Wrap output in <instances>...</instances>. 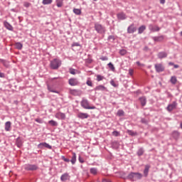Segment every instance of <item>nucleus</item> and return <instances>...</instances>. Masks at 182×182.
<instances>
[{
	"instance_id": "1",
	"label": "nucleus",
	"mask_w": 182,
	"mask_h": 182,
	"mask_svg": "<svg viewBox=\"0 0 182 182\" xmlns=\"http://www.w3.org/2000/svg\"><path fill=\"white\" fill-rule=\"evenodd\" d=\"M143 178V174L139 173V172H131L128 174L127 178V180H130V181H137V180H141Z\"/></svg>"
},
{
	"instance_id": "2",
	"label": "nucleus",
	"mask_w": 182,
	"mask_h": 182,
	"mask_svg": "<svg viewBox=\"0 0 182 182\" xmlns=\"http://www.w3.org/2000/svg\"><path fill=\"white\" fill-rule=\"evenodd\" d=\"M60 66H62V60L58 58H54L50 62V68L53 69V70H57Z\"/></svg>"
},
{
	"instance_id": "3",
	"label": "nucleus",
	"mask_w": 182,
	"mask_h": 182,
	"mask_svg": "<svg viewBox=\"0 0 182 182\" xmlns=\"http://www.w3.org/2000/svg\"><path fill=\"white\" fill-rule=\"evenodd\" d=\"M94 28H95V30L96 31V32L100 33V35H103V34L106 33V27H105L104 26H102V24H100L99 23H95Z\"/></svg>"
},
{
	"instance_id": "4",
	"label": "nucleus",
	"mask_w": 182,
	"mask_h": 182,
	"mask_svg": "<svg viewBox=\"0 0 182 182\" xmlns=\"http://www.w3.org/2000/svg\"><path fill=\"white\" fill-rule=\"evenodd\" d=\"M80 105L83 109H87L88 110H95V109H96L95 106H90L89 105V100L87 99H82L80 102Z\"/></svg>"
},
{
	"instance_id": "5",
	"label": "nucleus",
	"mask_w": 182,
	"mask_h": 182,
	"mask_svg": "<svg viewBox=\"0 0 182 182\" xmlns=\"http://www.w3.org/2000/svg\"><path fill=\"white\" fill-rule=\"evenodd\" d=\"M39 167L36 164H26L24 166V170H26V171H35Z\"/></svg>"
},
{
	"instance_id": "6",
	"label": "nucleus",
	"mask_w": 182,
	"mask_h": 182,
	"mask_svg": "<svg viewBox=\"0 0 182 182\" xmlns=\"http://www.w3.org/2000/svg\"><path fill=\"white\" fill-rule=\"evenodd\" d=\"M177 107V102L173 101V103L169 104L168 105V107H166V110H168V112H173V110H174V109H176Z\"/></svg>"
},
{
	"instance_id": "7",
	"label": "nucleus",
	"mask_w": 182,
	"mask_h": 182,
	"mask_svg": "<svg viewBox=\"0 0 182 182\" xmlns=\"http://www.w3.org/2000/svg\"><path fill=\"white\" fill-rule=\"evenodd\" d=\"M155 70L158 73H161V72H164V66L161 63L155 64Z\"/></svg>"
},
{
	"instance_id": "8",
	"label": "nucleus",
	"mask_w": 182,
	"mask_h": 182,
	"mask_svg": "<svg viewBox=\"0 0 182 182\" xmlns=\"http://www.w3.org/2000/svg\"><path fill=\"white\" fill-rule=\"evenodd\" d=\"M117 18L119 21H124L127 18V16H126L124 12H120L117 14Z\"/></svg>"
},
{
	"instance_id": "9",
	"label": "nucleus",
	"mask_w": 182,
	"mask_h": 182,
	"mask_svg": "<svg viewBox=\"0 0 182 182\" xmlns=\"http://www.w3.org/2000/svg\"><path fill=\"white\" fill-rule=\"evenodd\" d=\"M181 133L178 131H173L171 134V136L176 141H178L180 139Z\"/></svg>"
},
{
	"instance_id": "10",
	"label": "nucleus",
	"mask_w": 182,
	"mask_h": 182,
	"mask_svg": "<svg viewBox=\"0 0 182 182\" xmlns=\"http://www.w3.org/2000/svg\"><path fill=\"white\" fill-rule=\"evenodd\" d=\"M137 31V28L134 26V23H132L128 28H127V33H134Z\"/></svg>"
},
{
	"instance_id": "11",
	"label": "nucleus",
	"mask_w": 182,
	"mask_h": 182,
	"mask_svg": "<svg viewBox=\"0 0 182 182\" xmlns=\"http://www.w3.org/2000/svg\"><path fill=\"white\" fill-rule=\"evenodd\" d=\"M38 149H43V147H46V149H49L50 150L52 149V146L49 145V144L46 142H42L40 143L38 145Z\"/></svg>"
},
{
	"instance_id": "12",
	"label": "nucleus",
	"mask_w": 182,
	"mask_h": 182,
	"mask_svg": "<svg viewBox=\"0 0 182 182\" xmlns=\"http://www.w3.org/2000/svg\"><path fill=\"white\" fill-rule=\"evenodd\" d=\"M68 83L70 86H77L79 85V81L76 78H70L68 80Z\"/></svg>"
},
{
	"instance_id": "13",
	"label": "nucleus",
	"mask_w": 182,
	"mask_h": 182,
	"mask_svg": "<svg viewBox=\"0 0 182 182\" xmlns=\"http://www.w3.org/2000/svg\"><path fill=\"white\" fill-rule=\"evenodd\" d=\"M149 29L151 32H159V31H160V28L159 26H154L153 24L149 25Z\"/></svg>"
},
{
	"instance_id": "14",
	"label": "nucleus",
	"mask_w": 182,
	"mask_h": 182,
	"mask_svg": "<svg viewBox=\"0 0 182 182\" xmlns=\"http://www.w3.org/2000/svg\"><path fill=\"white\" fill-rule=\"evenodd\" d=\"M68 180H70V176L69 173H65L60 176V181L64 182V181H68Z\"/></svg>"
},
{
	"instance_id": "15",
	"label": "nucleus",
	"mask_w": 182,
	"mask_h": 182,
	"mask_svg": "<svg viewBox=\"0 0 182 182\" xmlns=\"http://www.w3.org/2000/svg\"><path fill=\"white\" fill-rule=\"evenodd\" d=\"M94 90L95 91H101V92H106V90H107V88L106 87H105V85H98L97 86Z\"/></svg>"
},
{
	"instance_id": "16",
	"label": "nucleus",
	"mask_w": 182,
	"mask_h": 182,
	"mask_svg": "<svg viewBox=\"0 0 182 182\" xmlns=\"http://www.w3.org/2000/svg\"><path fill=\"white\" fill-rule=\"evenodd\" d=\"M23 144V141H22V139H21V136H18L16 139V145L17 146V147H18V149H21V147H22Z\"/></svg>"
},
{
	"instance_id": "17",
	"label": "nucleus",
	"mask_w": 182,
	"mask_h": 182,
	"mask_svg": "<svg viewBox=\"0 0 182 182\" xmlns=\"http://www.w3.org/2000/svg\"><path fill=\"white\" fill-rule=\"evenodd\" d=\"M139 100L141 103V106H142V107H144V106H146V104L147 103V100L146 97H140L139 98Z\"/></svg>"
},
{
	"instance_id": "18",
	"label": "nucleus",
	"mask_w": 182,
	"mask_h": 182,
	"mask_svg": "<svg viewBox=\"0 0 182 182\" xmlns=\"http://www.w3.org/2000/svg\"><path fill=\"white\" fill-rule=\"evenodd\" d=\"M152 39L154 42H163L164 41V36H154L152 37Z\"/></svg>"
},
{
	"instance_id": "19",
	"label": "nucleus",
	"mask_w": 182,
	"mask_h": 182,
	"mask_svg": "<svg viewBox=\"0 0 182 182\" xmlns=\"http://www.w3.org/2000/svg\"><path fill=\"white\" fill-rule=\"evenodd\" d=\"M55 117H57L58 119H60L61 120H65L66 119V114L63 112H58L55 114Z\"/></svg>"
},
{
	"instance_id": "20",
	"label": "nucleus",
	"mask_w": 182,
	"mask_h": 182,
	"mask_svg": "<svg viewBox=\"0 0 182 182\" xmlns=\"http://www.w3.org/2000/svg\"><path fill=\"white\" fill-rule=\"evenodd\" d=\"M77 117L83 120L84 119H87V117H89V115L87 114V113L79 112L77 114Z\"/></svg>"
},
{
	"instance_id": "21",
	"label": "nucleus",
	"mask_w": 182,
	"mask_h": 182,
	"mask_svg": "<svg viewBox=\"0 0 182 182\" xmlns=\"http://www.w3.org/2000/svg\"><path fill=\"white\" fill-rule=\"evenodd\" d=\"M4 25L6 29H8V31H14V27L8 21H4Z\"/></svg>"
},
{
	"instance_id": "22",
	"label": "nucleus",
	"mask_w": 182,
	"mask_h": 182,
	"mask_svg": "<svg viewBox=\"0 0 182 182\" xmlns=\"http://www.w3.org/2000/svg\"><path fill=\"white\" fill-rule=\"evenodd\" d=\"M127 133L129 136H132V137H134V136L139 135V134H138L136 132H134L133 130H130V129H128V130L127 131Z\"/></svg>"
},
{
	"instance_id": "23",
	"label": "nucleus",
	"mask_w": 182,
	"mask_h": 182,
	"mask_svg": "<svg viewBox=\"0 0 182 182\" xmlns=\"http://www.w3.org/2000/svg\"><path fill=\"white\" fill-rule=\"evenodd\" d=\"M11 124H12L10 121H8L5 123V130H6V132H11Z\"/></svg>"
},
{
	"instance_id": "24",
	"label": "nucleus",
	"mask_w": 182,
	"mask_h": 182,
	"mask_svg": "<svg viewBox=\"0 0 182 182\" xmlns=\"http://www.w3.org/2000/svg\"><path fill=\"white\" fill-rule=\"evenodd\" d=\"M111 146H112V149L117 150V149H119V144L117 141H114L112 142Z\"/></svg>"
},
{
	"instance_id": "25",
	"label": "nucleus",
	"mask_w": 182,
	"mask_h": 182,
	"mask_svg": "<svg viewBox=\"0 0 182 182\" xmlns=\"http://www.w3.org/2000/svg\"><path fill=\"white\" fill-rule=\"evenodd\" d=\"M149 170H150V166L146 165L145 168L144 170V177H147L149 176Z\"/></svg>"
},
{
	"instance_id": "26",
	"label": "nucleus",
	"mask_w": 182,
	"mask_h": 182,
	"mask_svg": "<svg viewBox=\"0 0 182 182\" xmlns=\"http://www.w3.org/2000/svg\"><path fill=\"white\" fill-rule=\"evenodd\" d=\"M167 56V53L166 52H160L158 53L159 59H164Z\"/></svg>"
},
{
	"instance_id": "27",
	"label": "nucleus",
	"mask_w": 182,
	"mask_h": 182,
	"mask_svg": "<svg viewBox=\"0 0 182 182\" xmlns=\"http://www.w3.org/2000/svg\"><path fill=\"white\" fill-rule=\"evenodd\" d=\"M146 30V26L145 25H142L139 28H138V33L139 35H141V33H143V32H144Z\"/></svg>"
},
{
	"instance_id": "28",
	"label": "nucleus",
	"mask_w": 182,
	"mask_h": 182,
	"mask_svg": "<svg viewBox=\"0 0 182 182\" xmlns=\"http://www.w3.org/2000/svg\"><path fill=\"white\" fill-rule=\"evenodd\" d=\"M48 124H50V126H52L53 127H58V122L53 119L48 121Z\"/></svg>"
},
{
	"instance_id": "29",
	"label": "nucleus",
	"mask_w": 182,
	"mask_h": 182,
	"mask_svg": "<svg viewBox=\"0 0 182 182\" xmlns=\"http://www.w3.org/2000/svg\"><path fill=\"white\" fill-rule=\"evenodd\" d=\"M47 87H48V90L51 92V93H58V94H59V91H57L56 90L53 89V87H51L50 85H48Z\"/></svg>"
},
{
	"instance_id": "30",
	"label": "nucleus",
	"mask_w": 182,
	"mask_h": 182,
	"mask_svg": "<svg viewBox=\"0 0 182 182\" xmlns=\"http://www.w3.org/2000/svg\"><path fill=\"white\" fill-rule=\"evenodd\" d=\"M137 156H139V157H141V156H143V154H144V149H143V147L139 148L138 151L136 152Z\"/></svg>"
},
{
	"instance_id": "31",
	"label": "nucleus",
	"mask_w": 182,
	"mask_h": 182,
	"mask_svg": "<svg viewBox=\"0 0 182 182\" xmlns=\"http://www.w3.org/2000/svg\"><path fill=\"white\" fill-rule=\"evenodd\" d=\"M16 49H18V50H21L22 48H23V45L21 42H17L15 43Z\"/></svg>"
},
{
	"instance_id": "32",
	"label": "nucleus",
	"mask_w": 182,
	"mask_h": 182,
	"mask_svg": "<svg viewBox=\"0 0 182 182\" xmlns=\"http://www.w3.org/2000/svg\"><path fill=\"white\" fill-rule=\"evenodd\" d=\"M107 41L108 42H111L112 43H113V42H114V41H116V36L111 35L109 36L107 38Z\"/></svg>"
},
{
	"instance_id": "33",
	"label": "nucleus",
	"mask_w": 182,
	"mask_h": 182,
	"mask_svg": "<svg viewBox=\"0 0 182 182\" xmlns=\"http://www.w3.org/2000/svg\"><path fill=\"white\" fill-rule=\"evenodd\" d=\"M55 2L58 8H62L63 6V0H56Z\"/></svg>"
},
{
	"instance_id": "34",
	"label": "nucleus",
	"mask_w": 182,
	"mask_h": 182,
	"mask_svg": "<svg viewBox=\"0 0 182 182\" xmlns=\"http://www.w3.org/2000/svg\"><path fill=\"white\" fill-rule=\"evenodd\" d=\"M70 162L72 163V164H76V153H73V156L71 158Z\"/></svg>"
},
{
	"instance_id": "35",
	"label": "nucleus",
	"mask_w": 182,
	"mask_h": 182,
	"mask_svg": "<svg viewBox=\"0 0 182 182\" xmlns=\"http://www.w3.org/2000/svg\"><path fill=\"white\" fill-rule=\"evenodd\" d=\"M90 172L91 174L96 176V174H97V168H91Z\"/></svg>"
},
{
	"instance_id": "36",
	"label": "nucleus",
	"mask_w": 182,
	"mask_h": 182,
	"mask_svg": "<svg viewBox=\"0 0 182 182\" xmlns=\"http://www.w3.org/2000/svg\"><path fill=\"white\" fill-rule=\"evenodd\" d=\"M171 83L172 85H176L177 83V77L176 76H172L170 80Z\"/></svg>"
},
{
	"instance_id": "37",
	"label": "nucleus",
	"mask_w": 182,
	"mask_h": 182,
	"mask_svg": "<svg viewBox=\"0 0 182 182\" xmlns=\"http://www.w3.org/2000/svg\"><path fill=\"white\" fill-rule=\"evenodd\" d=\"M108 68H109V69L112 71V72H115L116 68H114V65H113V63H109L107 64Z\"/></svg>"
},
{
	"instance_id": "38",
	"label": "nucleus",
	"mask_w": 182,
	"mask_h": 182,
	"mask_svg": "<svg viewBox=\"0 0 182 182\" xmlns=\"http://www.w3.org/2000/svg\"><path fill=\"white\" fill-rule=\"evenodd\" d=\"M117 115H118L119 117L124 116V111H123V109H119L117 112Z\"/></svg>"
},
{
	"instance_id": "39",
	"label": "nucleus",
	"mask_w": 182,
	"mask_h": 182,
	"mask_svg": "<svg viewBox=\"0 0 182 182\" xmlns=\"http://www.w3.org/2000/svg\"><path fill=\"white\" fill-rule=\"evenodd\" d=\"M53 2V0H43L42 4L43 5H50Z\"/></svg>"
},
{
	"instance_id": "40",
	"label": "nucleus",
	"mask_w": 182,
	"mask_h": 182,
	"mask_svg": "<svg viewBox=\"0 0 182 182\" xmlns=\"http://www.w3.org/2000/svg\"><path fill=\"white\" fill-rule=\"evenodd\" d=\"M73 12L75 14V15H81L82 14V11L79 9H74Z\"/></svg>"
},
{
	"instance_id": "41",
	"label": "nucleus",
	"mask_w": 182,
	"mask_h": 182,
	"mask_svg": "<svg viewBox=\"0 0 182 182\" xmlns=\"http://www.w3.org/2000/svg\"><path fill=\"white\" fill-rule=\"evenodd\" d=\"M70 93H71V95L73 96H77V93H79V91L77 90H70Z\"/></svg>"
},
{
	"instance_id": "42",
	"label": "nucleus",
	"mask_w": 182,
	"mask_h": 182,
	"mask_svg": "<svg viewBox=\"0 0 182 182\" xmlns=\"http://www.w3.org/2000/svg\"><path fill=\"white\" fill-rule=\"evenodd\" d=\"M110 85L113 86V87H119V84L116 83L113 80L110 81Z\"/></svg>"
},
{
	"instance_id": "43",
	"label": "nucleus",
	"mask_w": 182,
	"mask_h": 182,
	"mask_svg": "<svg viewBox=\"0 0 182 182\" xmlns=\"http://www.w3.org/2000/svg\"><path fill=\"white\" fill-rule=\"evenodd\" d=\"M127 53V51L125 49H122L119 50V54L122 56H124V55H126Z\"/></svg>"
},
{
	"instance_id": "44",
	"label": "nucleus",
	"mask_w": 182,
	"mask_h": 182,
	"mask_svg": "<svg viewBox=\"0 0 182 182\" xmlns=\"http://www.w3.org/2000/svg\"><path fill=\"white\" fill-rule=\"evenodd\" d=\"M69 73L71 75H76V70L75 68H70Z\"/></svg>"
},
{
	"instance_id": "45",
	"label": "nucleus",
	"mask_w": 182,
	"mask_h": 182,
	"mask_svg": "<svg viewBox=\"0 0 182 182\" xmlns=\"http://www.w3.org/2000/svg\"><path fill=\"white\" fill-rule=\"evenodd\" d=\"M104 79H105L104 76H102L100 75H97V82H100L101 80H102Z\"/></svg>"
},
{
	"instance_id": "46",
	"label": "nucleus",
	"mask_w": 182,
	"mask_h": 182,
	"mask_svg": "<svg viewBox=\"0 0 182 182\" xmlns=\"http://www.w3.org/2000/svg\"><path fill=\"white\" fill-rule=\"evenodd\" d=\"M141 123H142L143 124H149V121H147L146 118H141Z\"/></svg>"
},
{
	"instance_id": "47",
	"label": "nucleus",
	"mask_w": 182,
	"mask_h": 182,
	"mask_svg": "<svg viewBox=\"0 0 182 182\" xmlns=\"http://www.w3.org/2000/svg\"><path fill=\"white\" fill-rule=\"evenodd\" d=\"M61 159L63 160V161H65V163H69L70 161V159L65 157V156H62Z\"/></svg>"
},
{
	"instance_id": "48",
	"label": "nucleus",
	"mask_w": 182,
	"mask_h": 182,
	"mask_svg": "<svg viewBox=\"0 0 182 182\" xmlns=\"http://www.w3.org/2000/svg\"><path fill=\"white\" fill-rule=\"evenodd\" d=\"M78 161H80V163H81V164H83V163H85V159L83 158H82V156L80 155H79Z\"/></svg>"
},
{
	"instance_id": "49",
	"label": "nucleus",
	"mask_w": 182,
	"mask_h": 182,
	"mask_svg": "<svg viewBox=\"0 0 182 182\" xmlns=\"http://www.w3.org/2000/svg\"><path fill=\"white\" fill-rule=\"evenodd\" d=\"M35 122H36L37 123H39L40 124H42V123H43V121L41 118L36 119Z\"/></svg>"
},
{
	"instance_id": "50",
	"label": "nucleus",
	"mask_w": 182,
	"mask_h": 182,
	"mask_svg": "<svg viewBox=\"0 0 182 182\" xmlns=\"http://www.w3.org/2000/svg\"><path fill=\"white\" fill-rule=\"evenodd\" d=\"M112 134H113V136H115V137H118V136L120 135V133H119V132H117V131H114V132H112Z\"/></svg>"
},
{
	"instance_id": "51",
	"label": "nucleus",
	"mask_w": 182,
	"mask_h": 182,
	"mask_svg": "<svg viewBox=\"0 0 182 182\" xmlns=\"http://www.w3.org/2000/svg\"><path fill=\"white\" fill-rule=\"evenodd\" d=\"M85 62H86L87 63H88L89 65H90V63H92V62H93V60H92V58H87V59L85 60Z\"/></svg>"
},
{
	"instance_id": "52",
	"label": "nucleus",
	"mask_w": 182,
	"mask_h": 182,
	"mask_svg": "<svg viewBox=\"0 0 182 182\" xmlns=\"http://www.w3.org/2000/svg\"><path fill=\"white\" fill-rule=\"evenodd\" d=\"M86 85H87V86H90V87L93 86V83L92 82L91 80H87Z\"/></svg>"
},
{
	"instance_id": "53",
	"label": "nucleus",
	"mask_w": 182,
	"mask_h": 182,
	"mask_svg": "<svg viewBox=\"0 0 182 182\" xmlns=\"http://www.w3.org/2000/svg\"><path fill=\"white\" fill-rule=\"evenodd\" d=\"M23 6H25V8H29L31 6V3L24 2Z\"/></svg>"
},
{
	"instance_id": "54",
	"label": "nucleus",
	"mask_w": 182,
	"mask_h": 182,
	"mask_svg": "<svg viewBox=\"0 0 182 182\" xmlns=\"http://www.w3.org/2000/svg\"><path fill=\"white\" fill-rule=\"evenodd\" d=\"M100 60H109V58H107V56H102L100 58Z\"/></svg>"
},
{
	"instance_id": "55",
	"label": "nucleus",
	"mask_w": 182,
	"mask_h": 182,
	"mask_svg": "<svg viewBox=\"0 0 182 182\" xmlns=\"http://www.w3.org/2000/svg\"><path fill=\"white\" fill-rule=\"evenodd\" d=\"M134 72V70H133V69H129V75H130V76H133Z\"/></svg>"
},
{
	"instance_id": "56",
	"label": "nucleus",
	"mask_w": 182,
	"mask_h": 182,
	"mask_svg": "<svg viewBox=\"0 0 182 182\" xmlns=\"http://www.w3.org/2000/svg\"><path fill=\"white\" fill-rule=\"evenodd\" d=\"M72 46H73V47H75V46H80V43H73L72 44Z\"/></svg>"
},
{
	"instance_id": "57",
	"label": "nucleus",
	"mask_w": 182,
	"mask_h": 182,
	"mask_svg": "<svg viewBox=\"0 0 182 182\" xmlns=\"http://www.w3.org/2000/svg\"><path fill=\"white\" fill-rule=\"evenodd\" d=\"M0 77L5 78V73L0 72Z\"/></svg>"
},
{
	"instance_id": "58",
	"label": "nucleus",
	"mask_w": 182,
	"mask_h": 182,
	"mask_svg": "<svg viewBox=\"0 0 182 182\" xmlns=\"http://www.w3.org/2000/svg\"><path fill=\"white\" fill-rule=\"evenodd\" d=\"M160 1V4H161L162 5H164V4H166V0H159Z\"/></svg>"
},
{
	"instance_id": "59",
	"label": "nucleus",
	"mask_w": 182,
	"mask_h": 182,
	"mask_svg": "<svg viewBox=\"0 0 182 182\" xmlns=\"http://www.w3.org/2000/svg\"><path fill=\"white\" fill-rule=\"evenodd\" d=\"M102 182H112L111 181H109L107 179H102Z\"/></svg>"
},
{
	"instance_id": "60",
	"label": "nucleus",
	"mask_w": 182,
	"mask_h": 182,
	"mask_svg": "<svg viewBox=\"0 0 182 182\" xmlns=\"http://www.w3.org/2000/svg\"><path fill=\"white\" fill-rule=\"evenodd\" d=\"M168 65H169V66H174V63H173V62H169V63H168Z\"/></svg>"
},
{
	"instance_id": "61",
	"label": "nucleus",
	"mask_w": 182,
	"mask_h": 182,
	"mask_svg": "<svg viewBox=\"0 0 182 182\" xmlns=\"http://www.w3.org/2000/svg\"><path fill=\"white\" fill-rule=\"evenodd\" d=\"M173 68H174L175 69H178L179 65H173Z\"/></svg>"
},
{
	"instance_id": "62",
	"label": "nucleus",
	"mask_w": 182,
	"mask_h": 182,
	"mask_svg": "<svg viewBox=\"0 0 182 182\" xmlns=\"http://www.w3.org/2000/svg\"><path fill=\"white\" fill-rule=\"evenodd\" d=\"M136 65L138 66H141V63H140V61H136Z\"/></svg>"
},
{
	"instance_id": "63",
	"label": "nucleus",
	"mask_w": 182,
	"mask_h": 182,
	"mask_svg": "<svg viewBox=\"0 0 182 182\" xmlns=\"http://www.w3.org/2000/svg\"><path fill=\"white\" fill-rule=\"evenodd\" d=\"M144 50H149V47L145 46L144 48Z\"/></svg>"
},
{
	"instance_id": "64",
	"label": "nucleus",
	"mask_w": 182,
	"mask_h": 182,
	"mask_svg": "<svg viewBox=\"0 0 182 182\" xmlns=\"http://www.w3.org/2000/svg\"><path fill=\"white\" fill-rule=\"evenodd\" d=\"M180 127H181V129H182V122H181V124H180Z\"/></svg>"
}]
</instances>
